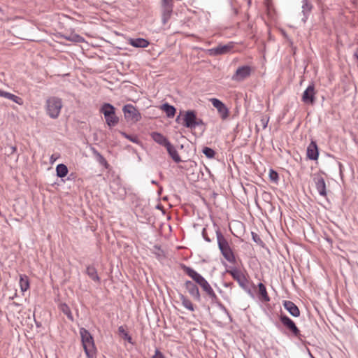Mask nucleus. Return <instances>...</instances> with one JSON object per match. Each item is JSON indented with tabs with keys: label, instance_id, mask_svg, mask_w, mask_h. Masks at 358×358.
I'll use <instances>...</instances> for the list:
<instances>
[{
	"label": "nucleus",
	"instance_id": "nucleus-1",
	"mask_svg": "<svg viewBox=\"0 0 358 358\" xmlns=\"http://www.w3.org/2000/svg\"><path fill=\"white\" fill-rule=\"evenodd\" d=\"M181 268L182 271L189 276L193 281H194L198 285L201 287L202 290L205 292L206 297L210 301L212 304H216L220 310H222L231 320V316L229 313L227 308L221 303L219 298L215 293L210 285L208 282L198 272L194 270L192 268L189 267L185 264H181Z\"/></svg>",
	"mask_w": 358,
	"mask_h": 358
},
{
	"label": "nucleus",
	"instance_id": "nucleus-2",
	"mask_svg": "<svg viewBox=\"0 0 358 358\" xmlns=\"http://www.w3.org/2000/svg\"><path fill=\"white\" fill-rule=\"evenodd\" d=\"M216 227L215 231L217 238V243L218 245V248L224 257V258L231 264H236V259L233 250L231 249L227 239L223 235L220 228L214 224Z\"/></svg>",
	"mask_w": 358,
	"mask_h": 358
},
{
	"label": "nucleus",
	"instance_id": "nucleus-3",
	"mask_svg": "<svg viewBox=\"0 0 358 358\" xmlns=\"http://www.w3.org/2000/svg\"><path fill=\"white\" fill-rule=\"evenodd\" d=\"M45 110L47 115L52 119H57L62 108V99L56 96H50L46 99Z\"/></svg>",
	"mask_w": 358,
	"mask_h": 358
},
{
	"label": "nucleus",
	"instance_id": "nucleus-4",
	"mask_svg": "<svg viewBox=\"0 0 358 358\" xmlns=\"http://www.w3.org/2000/svg\"><path fill=\"white\" fill-rule=\"evenodd\" d=\"M115 108L109 103H104L99 112L104 115V118L107 125L109 127L116 126L119 122V117L115 114Z\"/></svg>",
	"mask_w": 358,
	"mask_h": 358
},
{
	"label": "nucleus",
	"instance_id": "nucleus-5",
	"mask_svg": "<svg viewBox=\"0 0 358 358\" xmlns=\"http://www.w3.org/2000/svg\"><path fill=\"white\" fill-rule=\"evenodd\" d=\"M80 334L86 355L89 358H92L95 354V346L92 336L83 327L80 329Z\"/></svg>",
	"mask_w": 358,
	"mask_h": 358
},
{
	"label": "nucleus",
	"instance_id": "nucleus-6",
	"mask_svg": "<svg viewBox=\"0 0 358 358\" xmlns=\"http://www.w3.org/2000/svg\"><path fill=\"white\" fill-rule=\"evenodd\" d=\"M227 272L231 275L234 280L237 281L242 289L246 291L250 295L253 296V294L248 285V280L241 271L236 268H234L231 270H227Z\"/></svg>",
	"mask_w": 358,
	"mask_h": 358
},
{
	"label": "nucleus",
	"instance_id": "nucleus-7",
	"mask_svg": "<svg viewBox=\"0 0 358 358\" xmlns=\"http://www.w3.org/2000/svg\"><path fill=\"white\" fill-rule=\"evenodd\" d=\"M279 320L283 327L290 333L293 336L298 338H301V331L296 325L295 322L289 318L287 315L281 313L279 315Z\"/></svg>",
	"mask_w": 358,
	"mask_h": 358
},
{
	"label": "nucleus",
	"instance_id": "nucleus-8",
	"mask_svg": "<svg viewBox=\"0 0 358 358\" xmlns=\"http://www.w3.org/2000/svg\"><path fill=\"white\" fill-rule=\"evenodd\" d=\"M122 111L127 122L136 123L141 120V115L138 110L132 104H126L123 106Z\"/></svg>",
	"mask_w": 358,
	"mask_h": 358
},
{
	"label": "nucleus",
	"instance_id": "nucleus-9",
	"mask_svg": "<svg viewBox=\"0 0 358 358\" xmlns=\"http://www.w3.org/2000/svg\"><path fill=\"white\" fill-rule=\"evenodd\" d=\"M184 287L189 293V294L196 301H200L201 299V294L198 287V284L194 281L186 280L184 283Z\"/></svg>",
	"mask_w": 358,
	"mask_h": 358
},
{
	"label": "nucleus",
	"instance_id": "nucleus-10",
	"mask_svg": "<svg viewBox=\"0 0 358 358\" xmlns=\"http://www.w3.org/2000/svg\"><path fill=\"white\" fill-rule=\"evenodd\" d=\"M251 67L248 65L242 66L238 68L231 79L236 82H241L248 78L251 74Z\"/></svg>",
	"mask_w": 358,
	"mask_h": 358
},
{
	"label": "nucleus",
	"instance_id": "nucleus-11",
	"mask_svg": "<svg viewBox=\"0 0 358 358\" xmlns=\"http://www.w3.org/2000/svg\"><path fill=\"white\" fill-rule=\"evenodd\" d=\"M196 117V112L194 110H188L184 113L182 124L186 128L194 129Z\"/></svg>",
	"mask_w": 358,
	"mask_h": 358
},
{
	"label": "nucleus",
	"instance_id": "nucleus-12",
	"mask_svg": "<svg viewBox=\"0 0 358 358\" xmlns=\"http://www.w3.org/2000/svg\"><path fill=\"white\" fill-rule=\"evenodd\" d=\"M315 85L312 83L303 92L301 101L304 103L313 105L315 102Z\"/></svg>",
	"mask_w": 358,
	"mask_h": 358
},
{
	"label": "nucleus",
	"instance_id": "nucleus-13",
	"mask_svg": "<svg viewBox=\"0 0 358 358\" xmlns=\"http://www.w3.org/2000/svg\"><path fill=\"white\" fill-rule=\"evenodd\" d=\"M212 105L217 110L220 117L222 120H226L229 115V111L225 104L216 98H212L210 99Z\"/></svg>",
	"mask_w": 358,
	"mask_h": 358
},
{
	"label": "nucleus",
	"instance_id": "nucleus-14",
	"mask_svg": "<svg viewBox=\"0 0 358 358\" xmlns=\"http://www.w3.org/2000/svg\"><path fill=\"white\" fill-rule=\"evenodd\" d=\"M313 181L320 195L322 196H327L326 183L324 178L319 173L315 174L313 177Z\"/></svg>",
	"mask_w": 358,
	"mask_h": 358
},
{
	"label": "nucleus",
	"instance_id": "nucleus-15",
	"mask_svg": "<svg viewBox=\"0 0 358 358\" xmlns=\"http://www.w3.org/2000/svg\"><path fill=\"white\" fill-rule=\"evenodd\" d=\"M233 48L231 43L226 45H219L218 46L209 49L208 50V55L210 56L221 55L228 53Z\"/></svg>",
	"mask_w": 358,
	"mask_h": 358
},
{
	"label": "nucleus",
	"instance_id": "nucleus-16",
	"mask_svg": "<svg viewBox=\"0 0 358 358\" xmlns=\"http://www.w3.org/2000/svg\"><path fill=\"white\" fill-rule=\"evenodd\" d=\"M313 8V0H303L301 1V13L303 14L302 21L303 22L307 21Z\"/></svg>",
	"mask_w": 358,
	"mask_h": 358
},
{
	"label": "nucleus",
	"instance_id": "nucleus-17",
	"mask_svg": "<svg viewBox=\"0 0 358 358\" xmlns=\"http://www.w3.org/2000/svg\"><path fill=\"white\" fill-rule=\"evenodd\" d=\"M307 157L310 160H317L319 157V148L315 141H311L306 150Z\"/></svg>",
	"mask_w": 358,
	"mask_h": 358
},
{
	"label": "nucleus",
	"instance_id": "nucleus-18",
	"mask_svg": "<svg viewBox=\"0 0 358 358\" xmlns=\"http://www.w3.org/2000/svg\"><path fill=\"white\" fill-rule=\"evenodd\" d=\"M173 3H162V23L166 24L169 20L173 13Z\"/></svg>",
	"mask_w": 358,
	"mask_h": 358
},
{
	"label": "nucleus",
	"instance_id": "nucleus-19",
	"mask_svg": "<svg viewBox=\"0 0 358 358\" xmlns=\"http://www.w3.org/2000/svg\"><path fill=\"white\" fill-rule=\"evenodd\" d=\"M283 306L292 316L296 317L300 315V310L294 302L291 301H284Z\"/></svg>",
	"mask_w": 358,
	"mask_h": 358
},
{
	"label": "nucleus",
	"instance_id": "nucleus-20",
	"mask_svg": "<svg viewBox=\"0 0 358 358\" xmlns=\"http://www.w3.org/2000/svg\"><path fill=\"white\" fill-rule=\"evenodd\" d=\"M150 136L155 142L160 145L166 147L169 143H170L169 139L159 132H152L150 134Z\"/></svg>",
	"mask_w": 358,
	"mask_h": 358
},
{
	"label": "nucleus",
	"instance_id": "nucleus-21",
	"mask_svg": "<svg viewBox=\"0 0 358 358\" xmlns=\"http://www.w3.org/2000/svg\"><path fill=\"white\" fill-rule=\"evenodd\" d=\"M167 152L173 161L176 163L182 162V159L176 148L170 143L166 147Z\"/></svg>",
	"mask_w": 358,
	"mask_h": 358
},
{
	"label": "nucleus",
	"instance_id": "nucleus-22",
	"mask_svg": "<svg viewBox=\"0 0 358 358\" xmlns=\"http://www.w3.org/2000/svg\"><path fill=\"white\" fill-rule=\"evenodd\" d=\"M86 274L94 282L100 283L101 279L98 275L96 268L93 265H88L86 267Z\"/></svg>",
	"mask_w": 358,
	"mask_h": 358
},
{
	"label": "nucleus",
	"instance_id": "nucleus-23",
	"mask_svg": "<svg viewBox=\"0 0 358 358\" xmlns=\"http://www.w3.org/2000/svg\"><path fill=\"white\" fill-rule=\"evenodd\" d=\"M129 43L135 48H146L150 44V42L143 38H131L129 39Z\"/></svg>",
	"mask_w": 358,
	"mask_h": 358
},
{
	"label": "nucleus",
	"instance_id": "nucleus-24",
	"mask_svg": "<svg viewBox=\"0 0 358 358\" xmlns=\"http://www.w3.org/2000/svg\"><path fill=\"white\" fill-rule=\"evenodd\" d=\"M257 287L259 299L264 302H268L270 297L267 293L266 286L262 282H259Z\"/></svg>",
	"mask_w": 358,
	"mask_h": 358
},
{
	"label": "nucleus",
	"instance_id": "nucleus-25",
	"mask_svg": "<svg viewBox=\"0 0 358 358\" xmlns=\"http://www.w3.org/2000/svg\"><path fill=\"white\" fill-rule=\"evenodd\" d=\"M161 109L166 113L169 118L173 117L176 113V108L169 103H163L161 106Z\"/></svg>",
	"mask_w": 358,
	"mask_h": 358
},
{
	"label": "nucleus",
	"instance_id": "nucleus-26",
	"mask_svg": "<svg viewBox=\"0 0 358 358\" xmlns=\"http://www.w3.org/2000/svg\"><path fill=\"white\" fill-rule=\"evenodd\" d=\"M91 150L95 157L96 161L105 168L108 169L109 164L105 157L94 148H91Z\"/></svg>",
	"mask_w": 358,
	"mask_h": 358
},
{
	"label": "nucleus",
	"instance_id": "nucleus-27",
	"mask_svg": "<svg viewBox=\"0 0 358 358\" xmlns=\"http://www.w3.org/2000/svg\"><path fill=\"white\" fill-rule=\"evenodd\" d=\"M62 37L69 41L75 43H83L85 41V39L83 36L76 33H71L69 35H62Z\"/></svg>",
	"mask_w": 358,
	"mask_h": 358
},
{
	"label": "nucleus",
	"instance_id": "nucleus-28",
	"mask_svg": "<svg viewBox=\"0 0 358 358\" xmlns=\"http://www.w3.org/2000/svg\"><path fill=\"white\" fill-rule=\"evenodd\" d=\"M179 299L181 301L182 304L185 308H186L187 309H188L190 311L194 310V306L193 303L189 299H187V296H185L182 294H179Z\"/></svg>",
	"mask_w": 358,
	"mask_h": 358
},
{
	"label": "nucleus",
	"instance_id": "nucleus-29",
	"mask_svg": "<svg viewBox=\"0 0 358 358\" xmlns=\"http://www.w3.org/2000/svg\"><path fill=\"white\" fill-rule=\"evenodd\" d=\"M69 172L67 166L64 164H59L56 167L57 176L59 178H64Z\"/></svg>",
	"mask_w": 358,
	"mask_h": 358
},
{
	"label": "nucleus",
	"instance_id": "nucleus-30",
	"mask_svg": "<svg viewBox=\"0 0 358 358\" xmlns=\"http://www.w3.org/2000/svg\"><path fill=\"white\" fill-rule=\"evenodd\" d=\"M20 286L22 292H25L29 288V278L26 275H20Z\"/></svg>",
	"mask_w": 358,
	"mask_h": 358
},
{
	"label": "nucleus",
	"instance_id": "nucleus-31",
	"mask_svg": "<svg viewBox=\"0 0 358 358\" xmlns=\"http://www.w3.org/2000/svg\"><path fill=\"white\" fill-rule=\"evenodd\" d=\"M119 334L122 337L123 339L127 341L129 343H132V338L128 332L124 329L123 326L118 327Z\"/></svg>",
	"mask_w": 358,
	"mask_h": 358
},
{
	"label": "nucleus",
	"instance_id": "nucleus-32",
	"mask_svg": "<svg viewBox=\"0 0 358 358\" xmlns=\"http://www.w3.org/2000/svg\"><path fill=\"white\" fill-rule=\"evenodd\" d=\"M61 310L63 312V313L66 315L69 320H70L71 321H73V317L71 311V309L66 303H64L61 306Z\"/></svg>",
	"mask_w": 358,
	"mask_h": 358
},
{
	"label": "nucleus",
	"instance_id": "nucleus-33",
	"mask_svg": "<svg viewBox=\"0 0 358 358\" xmlns=\"http://www.w3.org/2000/svg\"><path fill=\"white\" fill-rule=\"evenodd\" d=\"M120 134H122V136H123L125 138L129 140L130 141L134 143H136V144H139L141 143L140 140L138 139V136H132V135H130V134H127L126 132L124 131H120Z\"/></svg>",
	"mask_w": 358,
	"mask_h": 358
},
{
	"label": "nucleus",
	"instance_id": "nucleus-34",
	"mask_svg": "<svg viewBox=\"0 0 358 358\" xmlns=\"http://www.w3.org/2000/svg\"><path fill=\"white\" fill-rule=\"evenodd\" d=\"M202 152L208 159H213V158H214V157L215 155V150L208 147H204L202 150Z\"/></svg>",
	"mask_w": 358,
	"mask_h": 358
},
{
	"label": "nucleus",
	"instance_id": "nucleus-35",
	"mask_svg": "<svg viewBox=\"0 0 358 358\" xmlns=\"http://www.w3.org/2000/svg\"><path fill=\"white\" fill-rule=\"evenodd\" d=\"M268 121H269V117L267 115H261V117L259 120V125L262 127L263 129H265L267 127Z\"/></svg>",
	"mask_w": 358,
	"mask_h": 358
},
{
	"label": "nucleus",
	"instance_id": "nucleus-36",
	"mask_svg": "<svg viewBox=\"0 0 358 358\" xmlns=\"http://www.w3.org/2000/svg\"><path fill=\"white\" fill-rule=\"evenodd\" d=\"M268 177L271 181L274 182H278L279 180V175L277 171H274L273 169H271L269 171Z\"/></svg>",
	"mask_w": 358,
	"mask_h": 358
},
{
	"label": "nucleus",
	"instance_id": "nucleus-37",
	"mask_svg": "<svg viewBox=\"0 0 358 358\" xmlns=\"http://www.w3.org/2000/svg\"><path fill=\"white\" fill-rule=\"evenodd\" d=\"M251 235H252V240L254 242H255L257 244L261 245V246H263L264 245V242L262 241V240L261 239V238L259 237V236L256 234L255 232H252L251 233Z\"/></svg>",
	"mask_w": 358,
	"mask_h": 358
},
{
	"label": "nucleus",
	"instance_id": "nucleus-38",
	"mask_svg": "<svg viewBox=\"0 0 358 358\" xmlns=\"http://www.w3.org/2000/svg\"><path fill=\"white\" fill-rule=\"evenodd\" d=\"M9 100H11L13 101V102L19 104V105H21L22 104V98L13 94H10V98H9Z\"/></svg>",
	"mask_w": 358,
	"mask_h": 358
},
{
	"label": "nucleus",
	"instance_id": "nucleus-39",
	"mask_svg": "<svg viewBox=\"0 0 358 358\" xmlns=\"http://www.w3.org/2000/svg\"><path fill=\"white\" fill-rule=\"evenodd\" d=\"M202 236L206 241H207L208 243H210L212 241V239L210 238V236L208 233V230L206 228L203 229Z\"/></svg>",
	"mask_w": 358,
	"mask_h": 358
},
{
	"label": "nucleus",
	"instance_id": "nucleus-40",
	"mask_svg": "<svg viewBox=\"0 0 358 358\" xmlns=\"http://www.w3.org/2000/svg\"><path fill=\"white\" fill-rule=\"evenodd\" d=\"M60 155L59 153H54L50 157V164H53L59 157Z\"/></svg>",
	"mask_w": 358,
	"mask_h": 358
},
{
	"label": "nucleus",
	"instance_id": "nucleus-41",
	"mask_svg": "<svg viewBox=\"0 0 358 358\" xmlns=\"http://www.w3.org/2000/svg\"><path fill=\"white\" fill-rule=\"evenodd\" d=\"M152 358H166L165 356L158 349H156L155 355Z\"/></svg>",
	"mask_w": 358,
	"mask_h": 358
},
{
	"label": "nucleus",
	"instance_id": "nucleus-42",
	"mask_svg": "<svg viewBox=\"0 0 358 358\" xmlns=\"http://www.w3.org/2000/svg\"><path fill=\"white\" fill-rule=\"evenodd\" d=\"M10 94L11 93H10V92H7L0 90V96H1V97H4L7 99H9Z\"/></svg>",
	"mask_w": 358,
	"mask_h": 358
},
{
	"label": "nucleus",
	"instance_id": "nucleus-43",
	"mask_svg": "<svg viewBox=\"0 0 358 358\" xmlns=\"http://www.w3.org/2000/svg\"><path fill=\"white\" fill-rule=\"evenodd\" d=\"M200 125L206 126V124L203 122V121L201 119L198 118L196 117V120H195V127L197 126H200Z\"/></svg>",
	"mask_w": 358,
	"mask_h": 358
},
{
	"label": "nucleus",
	"instance_id": "nucleus-44",
	"mask_svg": "<svg viewBox=\"0 0 358 358\" xmlns=\"http://www.w3.org/2000/svg\"><path fill=\"white\" fill-rule=\"evenodd\" d=\"M182 113H183L182 111H180V114L177 116V117L176 119V122L178 124H182V117H181V115H182Z\"/></svg>",
	"mask_w": 358,
	"mask_h": 358
},
{
	"label": "nucleus",
	"instance_id": "nucleus-45",
	"mask_svg": "<svg viewBox=\"0 0 358 358\" xmlns=\"http://www.w3.org/2000/svg\"><path fill=\"white\" fill-rule=\"evenodd\" d=\"M338 167H339L340 176H341V178H343V164L341 162H338Z\"/></svg>",
	"mask_w": 358,
	"mask_h": 358
},
{
	"label": "nucleus",
	"instance_id": "nucleus-46",
	"mask_svg": "<svg viewBox=\"0 0 358 358\" xmlns=\"http://www.w3.org/2000/svg\"><path fill=\"white\" fill-rule=\"evenodd\" d=\"M353 57L356 59L357 66L358 67V48L355 52Z\"/></svg>",
	"mask_w": 358,
	"mask_h": 358
},
{
	"label": "nucleus",
	"instance_id": "nucleus-47",
	"mask_svg": "<svg viewBox=\"0 0 358 358\" xmlns=\"http://www.w3.org/2000/svg\"><path fill=\"white\" fill-rule=\"evenodd\" d=\"M233 282H225L224 286L226 287H231L233 286Z\"/></svg>",
	"mask_w": 358,
	"mask_h": 358
},
{
	"label": "nucleus",
	"instance_id": "nucleus-48",
	"mask_svg": "<svg viewBox=\"0 0 358 358\" xmlns=\"http://www.w3.org/2000/svg\"><path fill=\"white\" fill-rule=\"evenodd\" d=\"M173 0H162V3H173Z\"/></svg>",
	"mask_w": 358,
	"mask_h": 358
},
{
	"label": "nucleus",
	"instance_id": "nucleus-49",
	"mask_svg": "<svg viewBox=\"0 0 358 358\" xmlns=\"http://www.w3.org/2000/svg\"><path fill=\"white\" fill-rule=\"evenodd\" d=\"M141 210L142 213H144V210H145V208H138L136 209V212H137L136 213H137V215H140V212H139V210Z\"/></svg>",
	"mask_w": 358,
	"mask_h": 358
},
{
	"label": "nucleus",
	"instance_id": "nucleus-50",
	"mask_svg": "<svg viewBox=\"0 0 358 358\" xmlns=\"http://www.w3.org/2000/svg\"><path fill=\"white\" fill-rule=\"evenodd\" d=\"M10 154H13V152H15L16 151V148H15V147H14V146H11V147L10 148Z\"/></svg>",
	"mask_w": 358,
	"mask_h": 358
},
{
	"label": "nucleus",
	"instance_id": "nucleus-51",
	"mask_svg": "<svg viewBox=\"0 0 358 358\" xmlns=\"http://www.w3.org/2000/svg\"><path fill=\"white\" fill-rule=\"evenodd\" d=\"M16 296H17V293L15 292L13 296L9 297V299L13 300Z\"/></svg>",
	"mask_w": 358,
	"mask_h": 358
},
{
	"label": "nucleus",
	"instance_id": "nucleus-52",
	"mask_svg": "<svg viewBox=\"0 0 358 358\" xmlns=\"http://www.w3.org/2000/svg\"><path fill=\"white\" fill-rule=\"evenodd\" d=\"M162 208H163V207H162V205H160V204H158V205L157 206V208H158V209H162Z\"/></svg>",
	"mask_w": 358,
	"mask_h": 358
},
{
	"label": "nucleus",
	"instance_id": "nucleus-53",
	"mask_svg": "<svg viewBox=\"0 0 358 358\" xmlns=\"http://www.w3.org/2000/svg\"><path fill=\"white\" fill-rule=\"evenodd\" d=\"M152 183H153V184H156V182H155V180H152Z\"/></svg>",
	"mask_w": 358,
	"mask_h": 358
},
{
	"label": "nucleus",
	"instance_id": "nucleus-54",
	"mask_svg": "<svg viewBox=\"0 0 358 358\" xmlns=\"http://www.w3.org/2000/svg\"><path fill=\"white\" fill-rule=\"evenodd\" d=\"M0 11H1V8H0Z\"/></svg>",
	"mask_w": 358,
	"mask_h": 358
}]
</instances>
